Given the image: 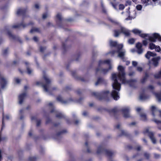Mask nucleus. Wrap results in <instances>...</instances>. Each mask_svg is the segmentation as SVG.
<instances>
[{"instance_id":"nucleus-41","label":"nucleus","mask_w":161,"mask_h":161,"mask_svg":"<svg viewBox=\"0 0 161 161\" xmlns=\"http://www.w3.org/2000/svg\"><path fill=\"white\" fill-rule=\"evenodd\" d=\"M27 73L28 74L30 75L32 72V70L29 68H27Z\"/></svg>"},{"instance_id":"nucleus-55","label":"nucleus","mask_w":161,"mask_h":161,"mask_svg":"<svg viewBox=\"0 0 161 161\" xmlns=\"http://www.w3.org/2000/svg\"><path fill=\"white\" fill-rule=\"evenodd\" d=\"M141 147L140 146H138L136 148V150L137 151H140V150H141Z\"/></svg>"},{"instance_id":"nucleus-36","label":"nucleus","mask_w":161,"mask_h":161,"mask_svg":"<svg viewBox=\"0 0 161 161\" xmlns=\"http://www.w3.org/2000/svg\"><path fill=\"white\" fill-rule=\"evenodd\" d=\"M39 31V30L37 28H32L30 31L31 33H33L34 31L38 32Z\"/></svg>"},{"instance_id":"nucleus-49","label":"nucleus","mask_w":161,"mask_h":161,"mask_svg":"<svg viewBox=\"0 0 161 161\" xmlns=\"http://www.w3.org/2000/svg\"><path fill=\"white\" fill-rule=\"evenodd\" d=\"M102 150V148L100 147H99L98 148L97 151V153H100L101 152Z\"/></svg>"},{"instance_id":"nucleus-10","label":"nucleus","mask_w":161,"mask_h":161,"mask_svg":"<svg viewBox=\"0 0 161 161\" xmlns=\"http://www.w3.org/2000/svg\"><path fill=\"white\" fill-rule=\"evenodd\" d=\"M161 59V58L160 56L153 58L151 59L150 63L155 67H156L158 65L159 61Z\"/></svg>"},{"instance_id":"nucleus-6","label":"nucleus","mask_w":161,"mask_h":161,"mask_svg":"<svg viewBox=\"0 0 161 161\" xmlns=\"http://www.w3.org/2000/svg\"><path fill=\"white\" fill-rule=\"evenodd\" d=\"M43 77L46 81V84L44 85L42 82L38 81L36 82V84L37 85H41L43 87L44 90L46 92H48V90H50L51 80L48 79L47 75L45 74H44Z\"/></svg>"},{"instance_id":"nucleus-43","label":"nucleus","mask_w":161,"mask_h":161,"mask_svg":"<svg viewBox=\"0 0 161 161\" xmlns=\"http://www.w3.org/2000/svg\"><path fill=\"white\" fill-rule=\"evenodd\" d=\"M14 81L17 84L19 83L20 81V80L18 78H15L14 79Z\"/></svg>"},{"instance_id":"nucleus-47","label":"nucleus","mask_w":161,"mask_h":161,"mask_svg":"<svg viewBox=\"0 0 161 161\" xmlns=\"http://www.w3.org/2000/svg\"><path fill=\"white\" fill-rule=\"evenodd\" d=\"M8 35L9 36L11 37V38H13V39H14L15 38V36L12 35L11 33H10V32H8Z\"/></svg>"},{"instance_id":"nucleus-29","label":"nucleus","mask_w":161,"mask_h":161,"mask_svg":"<svg viewBox=\"0 0 161 161\" xmlns=\"http://www.w3.org/2000/svg\"><path fill=\"white\" fill-rule=\"evenodd\" d=\"M148 1H148V0H142V3L143 4H145V6L149 5V4L148 3Z\"/></svg>"},{"instance_id":"nucleus-52","label":"nucleus","mask_w":161,"mask_h":161,"mask_svg":"<svg viewBox=\"0 0 161 161\" xmlns=\"http://www.w3.org/2000/svg\"><path fill=\"white\" fill-rule=\"evenodd\" d=\"M137 70L138 71L141 72L142 70V67H138L137 68Z\"/></svg>"},{"instance_id":"nucleus-20","label":"nucleus","mask_w":161,"mask_h":161,"mask_svg":"<svg viewBox=\"0 0 161 161\" xmlns=\"http://www.w3.org/2000/svg\"><path fill=\"white\" fill-rule=\"evenodd\" d=\"M153 121L156 123L158 125V128L159 129L161 130V121L157 120L156 118H154L153 119Z\"/></svg>"},{"instance_id":"nucleus-37","label":"nucleus","mask_w":161,"mask_h":161,"mask_svg":"<svg viewBox=\"0 0 161 161\" xmlns=\"http://www.w3.org/2000/svg\"><path fill=\"white\" fill-rule=\"evenodd\" d=\"M142 8V6L141 5H138L136 6V8L138 10H141Z\"/></svg>"},{"instance_id":"nucleus-3","label":"nucleus","mask_w":161,"mask_h":161,"mask_svg":"<svg viewBox=\"0 0 161 161\" xmlns=\"http://www.w3.org/2000/svg\"><path fill=\"white\" fill-rule=\"evenodd\" d=\"M132 31L135 34H138L140 37L142 38L147 37L150 41L153 42H156L157 39H158L159 41L161 42V36L158 33H142V31L137 29H134Z\"/></svg>"},{"instance_id":"nucleus-38","label":"nucleus","mask_w":161,"mask_h":161,"mask_svg":"<svg viewBox=\"0 0 161 161\" xmlns=\"http://www.w3.org/2000/svg\"><path fill=\"white\" fill-rule=\"evenodd\" d=\"M56 116L58 118H61L63 116V115L60 113H58L56 115Z\"/></svg>"},{"instance_id":"nucleus-51","label":"nucleus","mask_w":161,"mask_h":161,"mask_svg":"<svg viewBox=\"0 0 161 161\" xmlns=\"http://www.w3.org/2000/svg\"><path fill=\"white\" fill-rule=\"evenodd\" d=\"M35 7L36 9H38L39 8V5L38 4H36L35 5Z\"/></svg>"},{"instance_id":"nucleus-24","label":"nucleus","mask_w":161,"mask_h":161,"mask_svg":"<svg viewBox=\"0 0 161 161\" xmlns=\"http://www.w3.org/2000/svg\"><path fill=\"white\" fill-rule=\"evenodd\" d=\"M156 46V45L153 43L151 42L149 44V48L151 50L154 49Z\"/></svg>"},{"instance_id":"nucleus-40","label":"nucleus","mask_w":161,"mask_h":161,"mask_svg":"<svg viewBox=\"0 0 161 161\" xmlns=\"http://www.w3.org/2000/svg\"><path fill=\"white\" fill-rule=\"evenodd\" d=\"M36 158L35 157H31L29 158L28 161H35Z\"/></svg>"},{"instance_id":"nucleus-18","label":"nucleus","mask_w":161,"mask_h":161,"mask_svg":"<svg viewBox=\"0 0 161 161\" xmlns=\"http://www.w3.org/2000/svg\"><path fill=\"white\" fill-rule=\"evenodd\" d=\"M26 11V10L23 8H20L17 10V14L18 15H24L25 12Z\"/></svg>"},{"instance_id":"nucleus-62","label":"nucleus","mask_w":161,"mask_h":161,"mask_svg":"<svg viewBox=\"0 0 161 161\" xmlns=\"http://www.w3.org/2000/svg\"><path fill=\"white\" fill-rule=\"evenodd\" d=\"M12 158V156H9V157H8V161H9V160H11Z\"/></svg>"},{"instance_id":"nucleus-39","label":"nucleus","mask_w":161,"mask_h":161,"mask_svg":"<svg viewBox=\"0 0 161 161\" xmlns=\"http://www.w3.org/2000/svg\"><path fill=\"white\" fill-rule=\"evenodd\" d=\"M154 158L156 159H158L160 157V155L155 153L154 154Z\"/></svg>"},{"instance_id":"nucleus-19","label":"nucleus","mask_w":161,"mask_h":161,"mask_svg":"<svg viewBox=\"0 0 161 161\" xmlns=\"http://www.w3.org/2000/svg\"><path fill=\"white\" fill-rule=\"evenodd\" d=\"M104 80L102 78H98L97 81L95 83V85L97 86L99 85L104 83Z\"/></svg>"},{"instance_id":"nucleus-60","label":"nucleus","mask_w":161,"mask_h":161,"mask_svg":"<svg viewBox=\"0 0 161 161\" xmlns=\"http://www.w3.org/2000/svg\"><path fill=\"white\" fill-rule=\"evenodd\" d=\"M136 124V123L135 122H133L129 124L130 126L134 125Z\"/></svg>"},{"instance_id":"nucleus-35","label":"nucleus","mask_w":161,"mask_h":161,"mask_svg":"<svg viewBox=\"0 0 161 161\" xmlns=\"http://www.w3.org/2000/svg\"><path fill=\"white\" fill-rule=\"evenodd\" d=\"M121 136H127L128 135L127 132L126 131L124 130H122L121 131Z\"/></svg>"},{"instance_id":"nucleus-42","label":"nucleus","mask_w":161,"mask_h":161,"mask_svg":"<svg viewBox=\"0 0 161 161\" xmlns=\"http://www.w3.org/2000/svg\"><path fill=\"white\" fill-rule=\"evenodd\" d=\"M119 9L123 10L125 8V6L123 4H120L119 6Z\"/></svg>"},{"instance_id":"nucleus-27","label":"nucleus","mask_w":161,"mask_h":161,"mask_svg":"<svg viewBox=\"0 0 161 161\" xmlns=\"http://www.w3.org/2000/svg\"><path fill=\"white\" fill-rule=\"evenodd\" d=\"M106 154L109 156H111L113 154V153L112 151L109 150H107L105 151Z\"/></svg>"},{"instance_id":"nucleus-17","label":"nucleus","mask_w":161,"mask_h":161,"mask_svg":"<svg viewBox=\"0 0 161 161\" xmlns=\"http://www.w3.org/2000/svg\"><path fill=\"white\" fill-rule=\"evenodd\" d=\"M148 135L152 142L154 144H155L156 143V140L154 136L153 133L152 132H150L148 133Z\"/></svg>"},{"instance_id":"nucleus-23","label":"nucleus","mask_w":161,"mask_h":161,"mask_svg":"<svg viewBox=\"0 0 161 161\" xmlns=\"http://www.w3.org/2000/svg\"><path fill=\"white\" fill-rule=\"evenodd\" d=\"M145 38V39L142 41V43L144 46H146L148 44L147 40H149L150 42L151 41L148 39V38L147 37H146L145 38ZM151 42H152V41Z\"/></svg>"},{"instance_id":"nucleus-32","label":"nucleus","mask_w":161,"mask_h":161,"mask_svg":"<svg viewBox=\"0 0 161 161\" xmlns=\"http://www.w3.org/2000/svg\"><path fill=\"white\" fill-rule=\"evenodd\" d=\"M135 42V40L134 38H131L129 40L128 43L131 44H133Z\"/></svg>"},{"instance_id":"nucleus-7","label":"nucleus","mask_w":161,"mask_h":161,"mask_svg":"<svg viewBox=\"0 0 161 161\" xmlns=\"http://www.w3.org/2000/svg\"><path fill=\"white\" fill-rule=\"evenodd\" d=\"M153 117L158 116L161 118V110H159L156 106H152L150 108Z\"/></svg>"},{"instance_id":"nucleus-33","label":"nucleus","mask_w":161,"mask_h":161,"mask_svg":"<svg viewBox=\"0 0 161 161\" xmlns=\"http://www.w3.org/2000/svg\"><path fill=\"white\" fill-rule=\"evenodd\" d=\"M154 49L156 51L158 52H160L161 50L160 47L158 46H156Z\"/></svg>"},{"instance_id":"nucleus-12","label":"nucleus","mask_w":161,"mask_h":161,"mask_svg":"<svg viewBox=\"0 0 161 161\" xmlns=\"http://www.w3.org/2000/svg\"><path fill=\"white\" fill-rule=\"evenodd\" d=\"M7 81L0 74V85L1 88L3 89L7 83Z\"/></svg>"},{"instance_id":"nucleus-56","label":"nucleus","mask_w":161,"mask_h":161,"mask_svg":"<svg viewBox=\"0 0 161 161\" xmlns=\"http://www.w3.org/2000/svg\"><path fill=\"white\" fill-rule=\"evenodd\" d=\"M141 110V108H140L138 107L136 108V111L137 112H139Z\"/></svg>"},{"instance_id":"nucleus-31","label":"nucleus","mask_w":161,"mask_h":161,"mask_svg":"<svg viewBox=\"0 0 161 161\" xmlns=\"http://www.w3.org/2000/svg\"><path fill=\"white\" fill-rule=\"evenodd\" d=\"M21 25H22L24 28L26 26L25 25L22 24L20 25H14L13 26V27L14 28H18Z\"/></svg>"},{"instance_id":"nucleus-2","label":"nucleus","mask_w":161,"mask_h":161,"mask_svg":"<svg viewBox=\"0 0 161 161\" xmlns=\"http://www.w3.org/2000/svg\"><path fill=\"white\" fill-rule=\"evenodd\" d=\"M110 60H100L98 62V68L96 69V73H107L112 68Z\"/></svg>"},{"instance_id":"nucleus-26","label":"nucleus","mask_w":161,"mask_h":161,"mask_svg":"<svg viewBox=\"0 0 161 161\" xmlns=\"http://www.w3.org/2000/svg\"><path fill=\"white\" fill-rule=\"evenodd\" d=\"M148 97H146L144 94H141L140 95V98L141 100H144L147 99Z\"/></svg>"},{"instance_id":"nucleus-57","label":"nucleus","mask_w":161,"mask_h":161,"mask_svg":"<svg viewBox=\"0 0 161 161\" xmlns=\"http://www.w3.org/2000/svg\"><path fill=\"white\" fill-rule=\"evenodd\" d=\"M87 114V112H86V111H84L83 113V115L84 116H86Z\"/></svg>"},{"instance_id":"nucleus-34","label":"nucleus","mask_w":161,"mask_h":161,"mask_svg":"<svg viewBox=\"0 0 161 161\" xmlns=\"http://www.w3.org/2000/svg\"><path fill=\"white\" fill-rule=\"evenodd\" d=\"M144 156L147 159H148L150 157V154L147 152H145L144 153Z\"/></svg>"},{"instance_id":"nucleus-53","label":"nucleus","mask_w":161,"mask_h":161,"mask_svg":"<svg viewBox=\"0 0 161 161\" xmlns=\"http://www.w3.org/2000/svg\"><path fill=\"white\" fill-rule=\"evenodd\" d=\"M45 49V48L43 47H41L40 48V51L42 52Z\"/></svg>"},{"instance_id":"nucleus-13","label":"nucleus","mask_w":161,"mask_h":161,"mask_svg":"<svg viewBox=\"0 0 161 161\" xmlns=\"http://www.w3.org/2000/svg\"><path fill=\"white\" fill-rule=\"evenodd\" d=\"M11 118V116L8 114H7L4 116L3 114V120H2V127L1 130H2L3 129L5 125L4 122L6 120H8Z\"/></svg>"},{"instance_id":"nucleus-46","label":"nucleus","mask_w":161,"mask_h":161,"mask_svg":"<svg viewBox=\"0 0 161 161\" xmlns=\"http://www.w3.org/2000/svg\"><path fill=\"white\" fill-rule=\"evenodd\" d=\"M48 16V14L47 13L44 14L42 15V18L43 19H46Z\"/></svg>"},{"instance_id":"nucleus-22","label":"nucleus","mask_w":161,"mask_h":161,"mask_svg":"<svg viewBox=\"0 0 161 161\" xmlns=\"http://www.w3.org/2000/svg\"><path fill=\"white\" fill-rule=\"evenodd\" d=\"M32 120H35L36 121V125L37 126H39L41 123V121L40 120H37L36 117L32 116L31 117Z\"/></svg>"},{"instance_id":"nucleus-50","label":"nucleus","mask_w":161,"mask_h":161,"mask_svg":"<svg viewBox=\"0 0 161 161\" xmlns=\"http://www.w3.org/2000/svg\"><path fill=\"white\" fill-rule=\"evenodd\" d=\"M148 89L150 90H153L154 89V87L152 85H150L148 87Z\"/></svg>"},{"instance_id":"nucleus-21","label":"nucleus","mask_w":161,"mask_h":161,"mask_svg":"<svg viewBox=\"0 0 161 161\" xmlns=\"http://www.w3.org/2000/svg\"><path fill=\"white\" fill-rule=\"evenodd\" d=\"M57 100L62 103L65 104L68 103L67 101H64L62 98L60 96L57 97Z\"/></svg>"},{"instance_id":"nucleus-61","label":"nucleus","mask_w":161,"mask_h":161,"mask_svg":"<svg viewBox=\"0 0 161 161\" xmlns=\"http://www.w3.org/2000/svg\"><path fill=\"white\" fill-rule=\"evenodd\" d=\"M112 6L115 9H117V8H116V5H114L113 4H112Z\"/></svg>"},{"instance_id":"nucleus-30","label":"nucleus","mask_w":161,"mask_h":161,"mask_svg":"<svg viewBox=\"0 0 161 161\" xmlns=\"http://www.w3.org/2000/svg\"><path fill=\"white\" fill-rule=\"evenodd\" d=\"M154 77L155 78H159L161 77V70L158 73L155 74L154 75Z\"/></svg>"},{"instance_id":"nucleus-48","label":"nucleus","mask_w":161,"mask_h":161,"mask_svg":"<svg viewBox=\"0 0 161 161\" xmlns=\"http://www.w3.org/2000/svg\"><path fill=\"white\" fill-rule=\"evenodd\" d=\"M132 65L134 66H136L137 65V63L135 61H133L132 62Z\"/></svg>"},{"instance_id":"nucleus-45","label":"nucleus","mask_w":161,"mask_h":161,"mask_svg":"<svg viewBox=\"0 0 161 161\" xmlns=\"http://www.w3.org/2000/svg\"><path fill=\"white\" fill-rule=\"evenodd\" d=\"M57 18L59 20H61V15L60 14H58L57 15Z\"/></svg>"},{"instance_id":"nucleus-44","label":"nucleus","mask_w":161,"mask_h":161,"mask_svg":"<svg viewBox=\"0 0 161 161\" xmlns=\"http://www.w3.org/2000/svg\"><path fill=\"white\" fill-rule=\"evenodd\" d=\"M8 50L7 49H5L3 51V54L4 55H5L8 53Z\"/></svg>"},{"instance_id":"nucleus-4","label":"nucleus","mask_w":161,"mask_h":161,"mask_svg":"<svg viewBox=\"0 0 161 161\" xmlns=\"http://www.w3.org/2000/svg\"><path fill=\"white\" fill-rule=\"evenodd\" d=\"M110 45L111 47H114L116 49L110 52L109 53H111L112 55H114L116 53H118V57L123 59L125 54V51L122 49L123 45L122 44H119L116 41H113L110 40L109 41Z\"/></svg>"},{"instance_id":"nucleus-5","label":"nucleus","mask_w":161,"mask_h":161,"mask_svg":"<svg viewBox=\"0 0 161 161\" xmlns=\"http://www.w3.org/2000/svg\"><path fill=\"white\" fill-rule=\"evenodd\" d=\"M108 19L112 23L118 25L119 29L118 30L114 31V36L118 37L121 33H123L125 36H129L130 35V31L127 29L121 26L120 24L117 20L108 17Z\"/></svg>"},{"instance_id":"nucleus-1","label":"nucleus","mask_w":161,"mask_h":161,"mask_svg":"<svg viewBox=\"0 0 161 161\" xmlns=\"http://www.w3.org/2000/svg\"><path fill=\"white\" fill-rule=\"evenodd\" d=\"M125 67L119 65L118 66L117 69L119 73L117 75L116 73L112 74L111 79L112 81V86L113 88L111 95L114 99L118 100L119 98V92L121 89V84L118 81L119 80L122 83L128 84L131 86H134L136 84V80L135 79L131 80L129 81L126 80L125 78Z\"/></svg>"},{"instance_id":"nucleus-63","label":"nucleus","mask_w":161,"mask_h":161,"mask_svg":"<svg viewBox=\"0 0 161 161\" xmlns=\"http://www.w3.org/2000/svg\"><path fill=\"white\" fill-rule=\"evenodd\" d=\"M130 63V62L129 61H127L126 63V65H128Z\"/></svg>"},{"instance_id":"nucleus-25","label":"nucleus","mask_w":161,"mask_h":161,"mask_svg":"<svg viewBox=\"0 0 161 161\" xmlns=\"http://www.w3.org/2000/svg\"><path fill=\"white\" fill-rule=\"evenodd\" d=\"M148 77V75L147 73L145 74V76L142 79L141 82L142 83H144L147 80V78Z\"/></svg>"},{"instance_id":"nucleus-59","label":"nucleus","mask_w":161,"mask_h":161,"mask_svg":"<svg viewBox=\"0 0 161 161\" xmlns=\"http://www.w3.org/2000/svg\"><path fill=\"white\" fill-rule=\"evenodd\" d=\"M24 111V109H22L19 111V114H21Z\"/></svg>"},{"instance_id":"nucleus-8","label":"nucleus","mask_w":161,"mask_h":161,"mask_svg":"<svg viewBox=\"0 0 161 161\" xmlns=\"http://www.w3.org/2000/svg\"><path fill=\"white\" fill-rule=\"evenodd\" d=\"M92 95L97 97H98L99 96H101L103 98H106L109 94V92L108 91H105L101 93L97 92H94L92 93Z\"/></svg>"},{"instance_id":"nucleus-58","label":"nucleus","mask_w":161,"mask_h":161,"mask_svg":"<svg viewBox=\"0 0 161 161\" xmlns=\"http://www.w3.org/2000/svg\"><path fill=\"white\" fill-rule=\"evenodd\" d=\"M112 112L114 113L116 112V108H114L112 109Z\"/></svg>"},{"instance_id":"nucleus-64","label":"nucleus","mask_w":161,"mask_h":161,"mask_svg":"<svg viewBox=\"0 0 161 161\" xmlns=\"http://www.w3.org/2000/svg\"><path fill=\"white\" fill-rule=\"evenodd\" d=\"M134 72H132V73H130L129 74V75L130 76H132V75H133V74H134Z\"/></svg>"},{"instance_id":"nucleus-11","label":"nucleus","mask_w":161,"mask_h":161,"mask_svg":"<svg viewBox=\"0 0 161 161\" xmlns=\"http://www.w3.org/2000/svg\"><path fill=\"white\" fill-rule=\"evenodd\" d=\"M26 96V93L24 92L20 94L19 96V103L21 104L23 102L24 99Z\"/></svg>"},{"instance_id":"nucleus-54","label":"nucleus","mask_w":161,"mask_h":161,"mask_svg":"<svg viewBox=\"0 0 161 161\" xmlns=\"http://www.w3.org/2000/svg\"><path fill=\"white\" fill-rule=\"evenodd\" d=\"M33 40L35 42H37L38 40V38L36 36H34L33 38Z\"/></svg>"},{"instance_id":"nucleus-9","label":"nucleus","mask_w":161,"mask_h":161,"mask_svg":"<svg viewBox=\"0 0 161 161\" xmlns=\"http://www.w3.org/2000/svg\"><path fill=\"white\" fill-rule=\"evenodd\" d=\"M130 110V108L128 107H125L121 109L122 114L125 118H127L130 117L129 112Z\"/></svg>"},{"instance_id":"nucleus-28","label":"nucleus","mask_w":161,"mask_h":161,"mask_svg":"<svg viewBox=\"0 0 161 161\" xmlns=\"http://www.w3.org/2000/svg\"><path fill=\"white\" fill-rule=\"evenodd\" d=\"M141 119L143 121H145L147 119L146 116L144 114H142L140 115Z\"/></svg>"},{"instance_id":"nucleus-16","label":"nucleus","mask_w":161,"mask_h":161,"mask_svg":"<svg viewBox=\"0 0 161 161\" xmlns=\"http://www.w3.org/2000/svg\"><path fill=\"white\" fill-rule=\"evenodd\" d=\"M136 16V12L134 10L130 13L129 14V17L128 18H126V20L131 19H134Z\"/></svg>"},{"instance_id":"nucleus-14","label":"nucleus","mask_w":161,"mask_h":161,"mask_svg":"<svg viewBox=\"0 0 161 161\" xmlns=\"http://www.w3.org/2000/svg\"><path fill=\"white\" fill-rule=\"evenodd\" d=\"M142 44L139 42H138L136 45V47L137 48V53L140 54L143 52V49L142 48Z\"/></svg>"},{"instance_id":"nucleus-15","label":"nucleus","mask_w":161,"mask_h":161,"mask_svg":"<svg viewBox=\"0 0 161 161\" xmlns=\"http://www.w3.org/2000/svg\"><path fill=\"white\" fill-rule=\"evenodd\" d=\"M156 54L153 52L149 51L145 55V57L148 59H149L151 57H154L156 56Z\"/></svg>"}]
</instances>
